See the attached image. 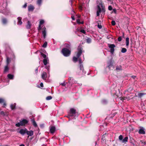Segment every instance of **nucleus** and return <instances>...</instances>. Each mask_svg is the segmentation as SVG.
<instances>
[{
    "label": "nucleus",
    "instance_id": "obj_11",
    "mask_svg": "<svg viewBox=\"0 0 146 146\" xmlns=\"http://www.w3.org/2000/svg\"><path fill=\"white\" fill-rule=\"evenodd\" d=\"M34 8V7L31 5H30L28 6V11H33Z\"/></svg>",
    "mask_w": 146,
    "mask_h": 146
},
{
    "label": "nucleus",
    "instance_id": "obj_48",
    "mask_svg": "<svg viewBox=\"0 0 146 146\" xmlns=\"http://www.w3.org/2000/svg\"><path fill=\"white\" fill-rule=\"evenodd\" d=\"M121 40H122V38H121V37L120 36V37H119L118 38V41H120Z\"/></svg>",
    "mask_w": 146,
    "mask_h": 146
},
{
    "label": "nucleus",
    "instance_id": "obj_34",
    "mask_svg": "<svg viewBox=\"0 0 146 146\" xmlns=\"http://www.w3.org/2000/svg\"><path fill=\"white\" fill-rule=\"evenodd\" d=\"M10 61V59L8 57L7 58V65H8Z\"/></svg>",
    "mask_w": 146,
    "mask_h": 146
},
{
    "label": "nucleus",
    "instance_id": "obj_23",
    "mask_svg": "<svg viewBox=\"0 0 146 146\" xmlns=\"http://www.w3.org/2000/svg\"><path fill=\"white\" fill-rule=\"evenodd\" d=\"M128 139V137H126L124 139H123L122 141L123 143L126 142L127 141Z\"/></svg>",
    "mask_w": 146,
    "mask_h": 146
},
{
    "label": "nucleus",
    "instance_id": "obj_16",
    "mask_svg": "<svg viewBox=\"0 0 146 146\" xmlns=\"http://www.w3.org/2000/svg\"><path fill=\"white\" fill-rule=\"evenodd\" d=\"M31 24L29 21L27 22V24L26 26V28L27 29H30L31 28Z\"/></svg>",
    "mask_w": 146,
    "mask_h": 146
},
{
    "label": "nucleus",
    "instance_id": "obj_20",
    "mask_svg": "<svg viewBox=\"0 0 146 146\" xmlns=\"http://www.w3.org/2000/svg\"><path fill=\"white\" fill-rule=\"evenodd\" d=\"M8 78L10 79H13L14 76L13 75L10 74H9L7 75Z\"/></svg>",
    "mask_w": 146,
    "mask_h": 146
},
{
    "label": "nucleus",
    "instance_id": "obj_4",
    "mask_svg": "<svg viewBox=\"0 0 146 146\" xmlns=\"http://www.w3.org/2000/svg\"><path fill=\"white\" fill-rule=\"evenodd\" d=\"M108 46L110 49V52L113 54L114 51V48L115 47V45L114 44H108Z\"/></svg>",
    "mask_w": 146,
    "mask_h": 146
},
{
    "label": "nucleus",
    "instance_id": "obj_12",
    "mask_svg": "<svg viewBox=\"0 0 146 146\" xmlns=\"http://www.w3.org/2000/svg\"><path fill=\"white\" fill-rule=\"evenodd\" d=\"M42 34L43 35L44 37L45 38L46 36V28L45 27L43 28L42 29Z\"/></svg>",
    "mask_w": 146,
    "mask_h": 146
},
{
    "label": "nucleus",
    "instance_id": "obj_60",
    "mask_svg": "<svg viewBox=\"0 0 146 146\" xmlns=\"http://www.w3.org/2000/svg\"><path fill=\"white\" fill-rule=\"evenodd\" d=\"M46 69H47L48 70V67H47V66H46Z\"/></svg>",
    "mask_w": 146,
    "mask_h": 146
},
{
    "label": "nucleus",
    "instance_id": "obj_40",
    "mask_svg": "<svg viewBox=\"0 0 146 146\" xmlns=\"http://www.w3.org/2000/svg\"><path fill=\"white\" fill-rule=\"evenodd\" d=\"M87 43H90L91 42V39L90 38H88L86 40Z\"/></svg>",
    "mask_w": 146,
    "mask_h": 146
},
{
    "label": "nucleus",
    "instance_id": "obj_64",
    "mask_svg": "<svg viewBox=\"0 0 146 146\" xmlns=\"http://www.w3.org/2000/svg\"><path fill=\"white\" fill-rule=\"evenodd\" d=\"M124 35V33H123V35Z\"/></svg>",
    "mask_w": 146,
    "mask_h": 146
},
{
    "label": "nucleus",
    "instance_id": "obj_2",
    "mask_svg": "<svg viewBox=\"0 0 146 146\" xmlns=\"http://www.w3.org/2000/svg\"><path fill=\"white\" fill-rule=\"evenodd\" d=\"M100 7L99 6H98V9L97 11L96 15L97 16H99L100 13L102 11L103 12H105V9L104 7L102 5Z\"/></svg>",
    "mask_w": 146,
    "mask_h": 146
},
{
    "label": "nucleus",
    "instance_id": "obj_6",
    "mask_svg": "<svg viewBox=\"0 0 146 146\" xmlns=\"http://www.w3.org/2000/svg\"><path fill=\"white\" fill-rule=\"evenodd\" d=\"M27 129L26 128L24 129H21L18 133L21 134L22 135H24L26 133Z\"/></svg>",
    "mask_w": 146,
    "mask_h": 146
},
{
    "label": "nucleus",
    "instance_id": "obj_10",
    "mask_svg": "<svg viewBox=\"0 0 146 146\" xmlns=\"http://www.w3.org/2000/svg\"><path fill=\"white\" fill-rule=\"evenodd\" d=\"M27 134L28 135V137L29 136H31L33 135L34 133L33 131L32 130L28 131L27 130Z\"/></svg>",
    "mask_w": 146,
    "mask_h": 146
},
{
    "label": "nucleus",
    "instance_id": "obj_55",
    "mask_svg": "<svg viewBox=\"0 0 146 146\" xmlns=\"http://www.w3.org/2000/svg\"><path fill=\"white\" fill-rule=\"evenodd\" d=\"M3 103V106L5 107L6 106V104L5 103V102H4Z\"/></svg>",
    "mask_w": 146,
    "mask_h": 146
},
{
    "label": "nucleus",
    "instance_id": "obj_45",
    "mask_svg": "<svg viewBox=\"0 0 146 146\" xmlns=\"http://www.w3.org/2000/svg\"><path fill=\"white\" fill-rule=\"evenodd\" d=\"M108 9L109 10L111 11L112 9V7L111 6H108Z\"/></svg>",
    "mask_w": 146,
    "mask_h": 146
},
{
    "label": "nucleus",
    "instance_id": "obj_21",
    "mask_svg": "<svg viewBox=\"0 0 146 146\" xmlns=\"http://www.w3.org/2000/svg\"><path fill=\"white\" fill-rule=\"evenodd\" d=\"M48 59L47 58H46L44 59L43 60V63L45 65H46L48 63Z\"/></svg>",
    "mask_w": 146,
    "mask_h": 146
},
{
    "label": "nucleus",
    "instance_id": "obj_58",
    "mask_svg": "<svg viewBox=\"0 0 146 146\" xmlns=\"http://www.w3.org/2000/svg\"><path fill=\"white\" fill-rule=\"evenodd\" d=\"M19 146H25V145L23 144H21Z\"/></svg>",
    "mask_w": 146,
    "mask_h": 146
},
{
    "label": "nucleus",
    "instance_id": "obj_25",
    "mask_svg": "<svg viewBox=\"0 0 146 146\" xmlns=\"http://www.w3.org/2000/svg\"><path fill=\"white\" fill-rule=\"evenodd\" d=\"M145 94L143 93H139L138 94V96H139V97L141 98Z\"/></svg>",
    "mask_w": 146,
    "mask_h": 146
},
{
    "label": "nucleus",
    "instance_id": "obj_17",
    "mask_svg": "<svg viewBox=\"0 0 146 146\" xmlns=\"http://www.w3.org/2000/svg\"><path fill=\"white\" fill-rule=\"evenodd\" d=\"M129 38L128 37H127L125 39L126 45V46H127V48L128 47V46L129 45Z\"/></svg>",
    "mask_w": 146,
    "mask_h": 146
},
{
    "label": "nucleus",
    "instance_id": "obj_8",
    "mask_svg": "<svg viewBox=\"0 0 146 146\" xmlns=\"http://www.w3.org/2000/svg\"><path fill=\"white\" fill-rule=\"evenodd\" d=\"M41 78L44 80H46L47 78V73L46 72H44L41 75Z\"/></svg>",
    "mask_w": 146,
    "mask_h": 146
},
{
    "label": "nucleus",
    "instance_id": "obj_35",
    "mask_svg": "<svg viewBox=\"0 0 146 146\" xmlns=\"http://www.w3.org/2000/svg\"><path fill=\"white\" fill-rule=\"evenodd\" d=\"M52 99V97L51 96H47L46 98V99L47 100H49Z\"/></svg>",
    "mask_w": 146,
    "mask_h": 146
},
{
    "label": "nucleus",
    "instance_id": "obj_56",
    "mask_svg": "<svg viewBox=\"0 0 146 146\" xmlns=\"http://www.w3.org/2000/svg\"><path fill=\"white\" fill-rule=\"evenodd\" d=\"M132 77L133 78V79H135V77H136V76H132Z\"/></svg>",
    "mask_w": 146,
    "mask_h": 146
},
{
    "label": "nucleus",
    "instance_id": "obj_30",
    "mask_svg": "<svg viewBox=\"0 0 146 146\" xmlns=\"http://www.w3.org/2000/svg\"><path fill=\"white\" fill-rule=\"evenodd\" d=\"M127 51V49L125 48H122L121 50V52L122 53H124L126 52Z\"/></svg>",
    "mask_w": 146,
    "mask_h": 146
},
{
    "label": "nucleus",
    "instance_id": "obj_9",
    "mask_svg": "<svg viewBox=\"0 0 146 146\" xmlns=\"http://www.w3.org/2000/svg\"><path fill=\"white\" fill-rule=\"evenodd\" d=\"M21 124V126L25 125V124H27L28 123V121L25 119H23L22 121H20Z\"/></svg>",
    "mask_w": 146,
    "mask_h": 146
},
{
    "label": "nucleus",
    "instance_id": "obj_51",
    "mask_svg": "<svg viewBox=\"0 0 146 146\" xmlns=\"http://www.w3.org/2000/svg\"><path fill=\"white\" fill-rule=\"evenodd\" d=\"M98 27L99 28V29H100L102 28V26H101V25H98Z\"/></svg>",
    "mask_w": 146,
    "mask_h": 146
},
{
    "label": "nucleus",
    "instance_id": "obj_15",
    "mask_svg": "<svg viewBox=\"0 0 146 146\" xmlns=\"http://www.w3.org/2000/svg\"><path fill=\"white\" fill-rule=\"evenodd\" d=\"M139 133L140 134H145V132L144 131V129L143 128L140 129L139 130Z\"/></svg>",
    "mask_w": 146,
    "mask_h": 146
},
{
    "label": "nucleus",
    "instance_id": "obj_24",
    "mask_svg": "<svg viewBox=\"0 0 146 146\" xmlns=\"http://www.w3.org/2000/svg\"><path fill=\"white\" fill-rule=\"evenodd\" d=\"M32 121L33 125L35 127H36L37 125L35 120L32 119Z\"/></svg>",
    "mask_w": 146,
    "mask_h": 146
},
{
    "label": "nucleus",
    "instance_id": "obj_42",
    "mask_svg": "<svg viewBox=\"0 0 146 146\" xmlns=\"http://www.w3.org/2000/svg\"><path fill=\"white\" fill-rule=\"evenodd\" d=\"M80 31L81 32L84 34H85L86 33V31L84 29H81V30H80Z\"/></svg>",
    "mask_w": 146,
    "mask_h": 146
},
{
    "label": "nucleus",
    "instance_id": "obj_18",
    "mask_svg": "<svg viewBox=\"0 0 146 146\" xmlns=\"http://www.w3.org/2000/svg\"><path fill=\"white\" fill-rule=\"evenodd\" d=\"M8 65H7L5 67L4 72V73L8 72L9 70V68L8 66Z\"/></svg>",
    "mask_w": 146,
    "mask_h": 146
},
{
    "label": "nucleus",
    "instance_id": "obj_26",
    "mask_svg": "<svg viewBox=\"0 0 146 146\" xmlns=\"http://www.w3.org/2000/svg\"><path fill=\"white\" fill-rule=\"evenodd\" d=\"M64 46L68 48L69 49H70V44L67 43H65L64 44Z\"/></svg>",
    "mask_w": 146,
    "mask_h": 146
},
{
    "label": "nucleus",
    "instance_id": "obj_29",
    "mask_svg": "<svg viewBox=\"0 0 146 146\" xmlns=\"http://www.w3.org/2000/svg\"><path fill=\"white\" fill-rule=\"evenodd\" d=\"M129 100V98H127L125 97H124L123 98H122L121 99V100Z\"/></svg>",
    "mask_w": 146,
    "mask_h": 146
},
{
    "label": "nucleus",
    "instance_id": "obj_3",
    "mask_svg": "<svg viewBox=\"0 0 146 146\" xmlns=\"http://www.w3.org/2000/svg\"><path fill=\"white\" fill-rule=\"evenodd\" d=\"M78 62L79 64H80L79 71H80V72H81L82 71L83 72H84V73H85L84 72H83V65L81 64L82 63V61L80 58H79L78 60Z\"/></svg>",
    "mask_w": 146,
    "mask_h": 146
},
{
    "label": "nucleus",
    "instance_id": "obj_32",
    "mask_svg": "<svg viewBox=\"0 0 146 146\" xmlns=\"http://www.w3.org/2000/svg\"><path fill=\"white\" fill-rule=\"evenodd\" d=\"M42 1V0H38L37 2V4L39 5H40Z\"/></svg>",
    "mask_w": 146,
    "mask_h": 146
},
{
    "label": "nucleus",
    "instance_id": "obj_13",
    "mask_svg": "<svg viewBox=\"0 0 146 146\" xmlns=\"http://www.w3.org/2000/svg\"><path fill=\"white\" fill-rule=\"evenodd\" d=\"M17 19L18 20L17 24L21 25L22 23V22L21 21L22 18L21 17H18Z\"/></svg>",
    "mask_w": 146,
    "mask_h": 146
},
{
    "label": "nucleus",
    "instance_id": "obj_49",
    "mask_svg": "<svg viewBox=\"0 0 146 146\" xmlns=\"http://www.w3.org/2000/svg\"><path fill=\"white\" fill-rule=\"evenodd\" d=\"M112 13H116V10L115 9H114L113 10V11Z\"/></svg>",
    "mask_w": 146,
    "mask_h": 146
},
{
    "label": "nucleus",
    "instance_id": "obj_22",
    "mask_svg": "<svg viewBox=\"0 0 146 146\" xmlns=\"http://www.w3.org/2000/svg\"><path fill=\"white\" fill-rule=\"evenodd\" d=\"M116 69L117 70H122V67L121 66L119 65L116 66Z\"/></svg>",
    "mask_w": 146,
    "mask_h": 146
},
{
    "label": "nucleus",
    "instance_id": "obj_46",
    "mask_svg": "<svg viewBox=\"0 0 146 146\" xmlns=\"http://www.w3.org/2000/svg\"><path fill=\"white\" fill-rule=\"evenodd\" d=\"M4 100L2 98H0V103L4 102Z\"/></svg>",
    "mask_w": 146,
    "mask_h": 146
},
{
    "label": "nucleus",
    "instance_id": "obj_47",
    "mask_svg": "<svg viewBox=\"0 0 146 146\" xmlns=\"http://www.w3.org/2000/svg\"><path fill=\"white\" fill-rule=\"evenodd\" d=\"M0 114L4 115H5V112L3 111H1L0 112Z\"/></svg>",
    "mask_w": 146,
    "mask_h": 146
},
{
    "label": "nucleus",
    "instance_id": "obj_36",
    "mask_svg": "<svg viewBox=\"0 0 146 146\" xmlns=\"http://www.w3.org/2000/svg\"><path fill=\"white\" fill-rule=\"evenodd\" d=\"M44 23V20H41L40 21L39 25H41L42 24H43Z\"/></svg>",
    "mask_w": 146,
    "mask_h": 146
},
{
    "label": "nucleus",
    "instance_id": "obj_52",
    "mask_svg": "<svg viewBox=\"0 0 146 146\" xmlns=\"http://www.w3.org/2000/svg\"><path fill=\"white\" fill-rule=\"evenodd\" d=\"M71 18L73 20H75V18L74 16H71Z\"/></svg>",
    "mask_w": 146,
    "mask_h": 146
},
{
    "label": "nucleus",
    "instance_id": "obj_39",
    "mask_svg": "<svg viewBox=\"0 0 146 146\" xmlns=\"http://www.w3.org/2000/svg\"><path fill=\"white\" fill-rule=\"evenodd\" d=\"M123 139V137L122 135H120L119 137V139L120 140L122 141Z\"/></svg>",
    "mask_w": 146,
    "mask_h": 146
},
{
    "label": "nucleus",
    "instance_id": "obj_27",
    "mask_svg": "<svg viewBox=\"0 0 146 146\" xmlns=\"http://www.w3.org/2000/svg\"><path fill=\"white\" fill-rule=\"evenodd\" d=\"M2 21L3 23L4 24H6L7 22V19L5 18L2 19Z\"/></svg>",
    "mask_w": 146,
    "mask_h": 146
},
{
    "label": "nucleus",
    "instance_id": "obj_59",
    "mask_svg": "<svg viewBox=\"0 0 146 146\" xmlns=\"http://www.w3.org/2000/svg\"><path fill=\"white\" fill-rule=\"evenodd\" d=\"M77 31H80V30L78 28L77 29Z\"/></svg>",
    "mask_w": 146,
    "mask_h": 146
},
{
    "label": "nucleus",
    "instance_id": "obj_14",
    "mask_svg": "<svg viewBox=\"0 0 146 146\" xmlns=\"http://www.w3.org/2000/svg\"><path fill=\"white\" fill-rule=\"evenodd\" d=\"M55 130V127L54 126L51 127L50 128V131L51 133H54Z\"/></svg>",
    "mask_w": 146,
    "mask_h": 146
},
{
    "label": "nucleus",
    "instance_id": "obj_43",
    "mask_svg": "<svg viewBox=\"0 0 146 146\" xmlns=\"http://www.w3.org/2000/svg\"><path fill=\"white\" fill-rule=\"evenodd\" d=\"M111 23L112 25H115L116 24L115 22L114 21H112Z\"/></svg>",
    "mask_w": 146,
    "mask_h": 146
},
{
    "label": "nucleus",
    "instance_id": "obj_50",
    "mask_svg": "<svg viewBox=\"0 0 146 146\" xmlns=\"http://www.w3.org/2000/svg\"><path fill=\"white\" fill-rule=\"evenodd\" d=\"M41 29V25H39V27L38 29V31L40 30Z\"/></svg>",
    "mask_w": 146,
    "mask_h": 146
},
{
    "label": "nucleus",
    "instance_id": "obj_31",
    "mask_svg": "<svg viewBox=\"0 0 146 146\" xmlns=\"http://www.w3.org/2000/svg\"><path fill=\"white\" fill-rule=\"evenodd\" d=\"M47 42H45L42 45V47H43V48H46L47 46Z\"/></svg>",
    "mask_w": 146,
    "mask_h": 146
},
{
    "label": "nucleus",
    "instance_id": "obj_53",
    "mask_svg": "<svg viewBox=\"0 0 146 146\" xmlns=\"http://www.w3.org/2000/svg\"><path fill=\"white\" fill-rule=\"evenodd\" d=\"M27 3H25V4L23 6V7L24 8H25L27 7Z\"/></svg>",
    "mask_w": 146,
    "mask_h": 146
},
{
    "label": "nucleus",
    "instance_id": "obj_37",
    "mask_svg": "<svg viewBox=\"0 0 146 146\" xmlns=\"http://www.w3.org/2000/svg\"><path fill=\"white\" fill-rule=\"evenodd\" d=\"M15 125L16 127H19L21 125V122H19L18 123H16L15 124Z\"/></svg>",
    "mask_w": 146,
    "mask_h": 146
},
{
    "label": "nucleus",
    "instance_id": "obj_44",
    "mask_svg": "<svg viewBox=\"0 0 146 146\" xmlns=\"http://www.w3.org/2000/svg\"><path fill=\"white\" fill-rule=\"evenodd\" d=\"M62 86H65L66 85V83L65 81H64L62 83L60 84Z\"/></svg>",
    "mask_w": 146,
    "mask_h": 146
},
{
    "label": "nucleus",
    "instance_id": "obj_54",
    "mask_svg": "<svg viewBox=\"0 0 146 146\" xmlns=\"http://www.w3.org/2000/svg\"><path fill=\"white\" fill-rule=\"evenodd\" d=\"M40 86L42 87H43V84L42 83H40Z\"/></svg>",
    "mask_w": 146,
    "mask_h": 146
},
{
    "label": "nucleus",
    "instance_id": "obj_33",
    "mask_svg": "<svg viewBox=\"0 0 146 146\" xmlns=\"http://www.w3.org/2000/svg\"><path fill=\"white\" fill-rule=\"evenodd\" d=\"M80 20L79 19H78L77 20V22L78 24H83V22H80Z\"/></svg>",
    "mask_w": 146,
    "mask_h": 146
},
{
    "label": "nucleus",
    "instance_id": "obj_57",
    "mask_svg": "<svg viewBox=\"0 0 146 146\" xmlns=\"http://www.w3.org/2000/svg\"><path fill=\"white\" fill-rule=\"evenodd\" d=\"M35 72H36V73H37V72H38V69L37 68L35 70Z\"/></svg>",
    "mask_w": 146,
    "mask_h": 146
},
{
    "label": "nucleus",
    "instance_id": "obj_61",
    "mask_svg": "<svg viewBox=\"0 0 146 146\" xmlns=\"http://www.w3.org/2000/svg\"><path fill=\"white\" fill-rule=\"evenodd\" d=\"M104 137V135H103L102 136V140L103 139V137Z\"/></svg>",
    "mask_w": 146,
    "mask_h": 146
},
{
    "label": "nucleus",
    "instance_id": "obj_38",
    "mask_svg": "<svg viewBox=\"0 0 146 146\" xmlns=\"http://www.w3.org/2000/svg\"><path fill=\"white\" fill-rule=\"evenodd\" d=\"M141 142V144H142V145H143L146 144V142L143 140H141L140 141Z\"/></svg>",
    "mask_w": 146,
    "mask_h": 146
},
{
    "label": "nucleus",
    "instance_id": "obj_63",
    "mask_svg": "<svg viewBox=\"0 0 146 146\" xmlns=\"http://www.w3.org/2000/svg\"><path fill=\"white\" fill-rule=\"evenodd\" d=\"M78 74H79V72H78Z\"/></svg>",
    "mask_w": 146,
    "mask_h": 146
},
{
    "label": "nucleus",
    "instance_id": "obj_28",
    "mask_svg": "<svg viewBox=\"0 0 146 146\" xmlns=\"http://www.w3.org/2000/svg\"><path fill=\"white\" fill-rule=\"evenodd\" d=\"M78 57H74L73 58V61L75 62H76L78 60Z\"/></svg>",
    "mask_w": 146,
    "mask_h": 146
},
{
    "label": "nucleus",
    "instance_id": "obj_7",
    "mask_svg": "<svg viewBox=\"0 0 146 146\" xmlns=\"http://www.w3.org/2000/svg\"><path fill=\"white\" fill-rule=\"evenodd\" d=\"M78 51L76 54V56L79 58L82 53V50L81 48H78Z\"/></svg>",
    "mask_w": 146,
    "mask_h": 146
},
{
    "label": "nucleus",
    "instance_id": "obj_62",
    "mask_svg": "<svg viewBox=\"0 0 146 146\" xmlns=\"http://www.w3.org/2000/svg\"><path fill=\"white\" fill-rule=\"evenodd\" d=\"M80 86H81L82 85V84L81 83H80L79 84Z\"/></svg>",
    "mask_w": 146,
    "mask_h": 146
},
{
    "label": "nucleus",
    "instance_id": "obj_1",
    "mask_svg": "<svg viewBox=\"0 0 146 146\" xmlns=\"http://www.w3.org/2000/svg\"><path fill=\"white\" fill-rule=\"evenodd\" d=\"M62 52L64 56H68L70 54L71 51L68 49L64 48L62 50Z\"/></svg>",
    "mask_w": 146,
    "mask_h": 146
},
{
    "label": "nucleus",
    "instance_id": "obj_5",
    "mask_svg": "<svg viewBox=\"0 0 146 146\" xmlns=\"http://www.w3.org/2000/svg\"><path fill=\"white\" fill-rule=\"evenodd\" d=\"M70 114H72V115H68L67 116V117L68 118H69L70 116H73V114H75L76 113V110L74 108H71L70 110Z\"/></svg>",
    "mask_w": 146,
    "mask_h": 146
},
{
    "label": "nucleus",
    "instance_id": "obj_19",
    "mask_svg": "<svg viewBox=\"0 0 146 146\" xmlns=\"http://www.w3.org/2000/svg\"><path fill=\"white\" fill-rule=\"evenodd\" d=\"M16 106V104L14 103L13 104H11V105L10 107L12 110H14Z\"/></svg>",
    "mask_w": 146,
    "mask_h": 146
},
{
    "label": "nucleus",
    "instance_id": "obj_41",
    "mask_svg": "<svg viewBox=\"0 0 146 146\" xmlns=\"http://www.w3.org/2000/svg\"><path fill=\"white\" fill-rule=\"evenodd\" d=\"M41 55L44 58V59L46 58V55L45 54H43V53H41Z\"/></svg>",
    "mask_w": 146,
    "mask_h": 146
}]
</instances>
